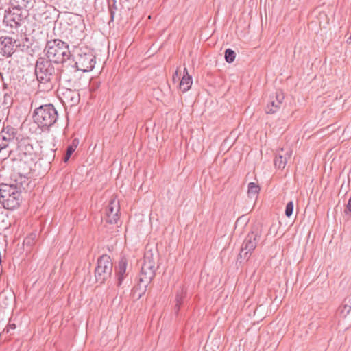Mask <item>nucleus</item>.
Wrapping results in <instances>:
<instances>
[{
	"label": "nucleus",
	"instance_id": "31",
	"mask_svg": "<svg viewBox=\"0 0 351 351\" xmlns=\"http://www.w3.org/2000/svg\"><path fill=\"white\" fill-rule=\"evenodd\" d=\"M74 152L75 150H73V146H67L66 153L62 158L63 162L65 163L67 162Z\"/></svg>",
	"mask_w": 351,
	"mask_h": 351
},
{
	"label": "nucleus",
	"instance_id": "15",
	"mask_svg": "<svg viewBox=\"0 0 351 351\" xmlns=\"http://www.w3.org/2000/svg\"><path fill=\"white\" fill-rule=\"evenodd\" d=\"M128 266V258L125 254L121 253L117 264L114 267L115 276L117 278V286L120 287L128 273L126 271Z\"/></svg>",
	"mask_w": 351,
	"mask_h": 351
},
{
	"label": "nucleus",
	"instance_id": "33",
	"mask_svg": "<svg viewBox=\"0 0 351 351\" xmlns=\"http://www.w3.org/2000/svg\"><path fill=\"white\" fill-rule=\"evenodd\" d=\"M16 48H19V50L20 51L24 52V51H27L29 50V49L30 48V47H29V44H26L25 42H23L22 44L16 43Z\"/></svg>",
	"mask_w": 351,
	"mask_h": 351
},
{
	"label": "nucleus",
	"instance_id": "11",
	"mask_svg": "<svg viewBox=\"0 0 351 351\" xmlns=\"http://www.w3.org/2000/svg\"><path fill=\"white\" fill-rule=\"evenodd\" d=\"M20 8L11 7L5 11L3 23L5 26L18 29L26 18Z\"/></svg>",
	"mask_w": 351,
	"mask_h": 351
},
{
	"label": "nucleus",
	"instance_id": "5",
	"mask_svg": "<svg viewBox=\"0 0 351 351\" xmlns=\"http://www.w3.org/2000/svg\"><path fill=\"white\" fill-rule=\"evenodd\" d=\"M20 189L10 184H0V203L5 209L12 210L20 206L23 199Z\"/></svg>",
	"mask_w": 351,
	"mask_h": 351
},
{
	"label": "nucleus",
	"instance_id": "41",
	"mask_svg": "<svg viewBox=\"0 0 351 351\" xmlns=\"http://www.w3.org/2000/svg\"><path fill=\"white\" fill-rule=\"evenodd\" d=\"M183 75H189V73H188V70L186 68H184V71H183Z\"/></svg>",
	"mask_w": 351,
	"mask_h": 351
},
{
	"label": "nucleus",
	"instance_id": "14",
	"mask_svg": "<svg viewBox=\"0 0 351 351\" xmlns=\"http://www.w3.org/2000/svg\"><path fill=\"white\" fill-rule=\"evenodd\" d=\"M64 21L67 25L71 27L70 30L74 29L82 34L85 28L84 18L82 15L73 12H66L64 14Z\"/></svg>",
	"mask_w": 351,
	"mask_h": 351
},
{
	"label": "nucleus",
	"instance_id": "25",
	"mask_svg": "<svg viewBox=\"0 0 351 351\" xmlns=\"http://www.w3.org/2000/svg\"><path fill=\"white\" fill-rule=\"evenodd\" d=\"M184 298V294L182 291L180 293H177L176 296V304L174 306V312L176 315H178L180 307H181L182 304H183Z\"/></svg>",
	"mask_w": 351,
	"mask_h": 351
},
{
	"label": "nucleus",
	"instance_id": "2",
	"mask_svg": "<svg viewBox=\"0 0 351 351\" xmlns=\"http://www.w3.org/2000/svg\"><path fill=\"white\" fill-rule=\"evenodd\" d=\"M32 117L43 132H49L58 121V112L52 104H46L36 108Z\"/></svg>",
	"mask_w": 351,
	"mask_h": 351
},
{
	"label": "nucleus",
	"instance_id": "20",
	"mask_svg": "<svg viewBox=\"0 0 351 351\" xmlns=\"http://www.w3.org/2000/svg\"><path fill=\"white\" fill-rule=\"evenodd\" d=\"M27 176L28 175H18V178L10 184H12V186H16L18 188L20 186V191L22 193L23 191H26V187L29 184V178H27Z\"/></svg>",
	"mask_w": 351,
	"mask_h": 351
},
{
	"label": "nucleus",
	"instance_id": "40",
	"mask_svg": "<svg viewBox=\"0 0 351 351\" xmlns=\"http://www.w3.org/2000/svg\"><path fill=\"white\" fill-rule=\"evenodd\" d=\"M98 86L99 84H97L94 86V83H93L90 88L91 91H95L98 88Z\"/></svg>",
	"mask_w": 351,
	"mask_h": 351
},
{
	"label": "nucleus",
	"instance_id": "23",
	"mask_svg": "<svg viewBox=\"0 0 351 351\" xmlns=\"http://www.w3.org/2000/svg\"><path fill=\"white\" fill-rule=\"evenodd\" d=\"M346 302V299L337 310V315L340 316L341 318H346L351 312V306Z\"/></svg>",
	"mask_w": 351,
	"mask_h": 351
},
{
	"label": "nucleus",
	"instance_id": "28",
	"mask_svg": "<svg viewBox=\"0 0 351 351\" xmlns=\"http://www.w3.org/2000/svg\"><path fill=\"white\" fill-rule=\"evenodd\" d=\"M12 101L11 94L4 93L1 95L2 106H3L4 108H9L12 104Z\"/></svg>",
	"mask_w": 351,
	"mask_h": 351
},
{
	"label": "nucleus",
	"instance_id": "13",
	"mask_svg": "<svg viewBox=\"0 0 351 351\" xmlns=\"http://www.w3.org/2000/svg\"><path fill=\"white\" fill-rule=\"evenodd\" d=\"M17 40L8 36L0 37V53L7 58L11 57L16 52Z\"/></svg>",
	"mask_w": 351,
	"mask_h": 351
},
{
	"label": "nucleus",
	"instance_id": "34",
	"mask_svg": "<svg viewBox=\"0 0 351 351\" xmlns=\"http://www.w3.org/2000/svg\"><path fill=\"white\" fill-rule=\"evenodd\" d=\"M62 75H63V77L65 80V81L68 82H71L73 80V77L70 75L66 73L65 71L61 69V76Z\"/></svg>",
	"mask_w": 351,
	"mask_h": 351
},
{
	"label": "nucleus",
	"instance_id": "1",
	"mask_svg": "<svg viewBox=\"0 0 351 351\" xmlns=\"http://www.w3.org/2000/svg\"><path fill=\"white\" fill-rule=\"evenodd\" d=\"M59 64L51 59L38 57L35 63L34 74L38 82V88L43 92H49L61 79V69Z\"/></svg>",
	"mask_w": 351,
	"mask_h": 351
},
{
	"label": "nucleus",
	"instance_id": "3",
	"mask_svg": "<svg viewBox=\"0 0 351 351\" xmlns=\"http://www.w3.org/2000/svg\"><path fill=\"white\" fill-rule=\"evenodd\" d=\"M158 268L155 267V261L153 258V254L149 251L145 252L143 258V263L141 266L139 281L143 284V289L137 294L140 285L134 287L132 289L133 295H136V298L140 299L145 294L148 285L152 282L156 275V271Z\"/></svg>",
	"mask_w": 351,
	"mask_h": 351
},
{
	"label": "nucleus",
	"instance_id": "4",
	"mask_svg": "<svg viewBox=\"0 0 351 351\" xmlns=\"http://www.w3.org/2000/svg\"><path fill=\"white\" fill-rule=\"evenodd\" d=\"M45 51L46 58L57 64L64 63L71 56L67 43L57 38L47 41Z\"/></svg>",
	"mask_w": 351,
	"mask_h": 351
},
{
	"label": "nucleus",
	"instance_id": "18",
	"mask_svg": "<svg viewBox=\"0 0 351 351\" xmlns=\"http://www.w3.org/2000/svg\"><path fill=\"white\" fill-rule=\"evenodd\" d=\"M291 156V152H286L284 154L280 152L278 153L274 160L275 167L279 169H284L287 162V159L290 158Z\"/></svg>",
	"mask_w": 351,
	"mask_h": 351
},
{
	"label": "nucleus",
	"instance_id": "10",
	"mask_svg": "<svg viewBox=\"0 0 351 351\" xmlns=\"http://www.w3.org/2000/svg\"><path fill=\"white\" fill-rule=\"evenodd\" d=\"M95 64L96 57L92 51H82L77 54L75 64L73 67L76 68L74 72L80 71L85 73L92 71Z\"/></svg>",
	"mask_w": 351,
	"mask_h": 351
},
{
	"label": "nucleus",
	"instance_id": "16",
	"mask_svg": "<svg viewBox=\"0 0 351 351\" xmlns=\"http://www.w3.org/2000/svg\"><path fill=\"white\" fill-rule=\"evenodd\" d=\"M119 204L115 199H112L106 208V221L110 224H116L119 219Z\"/></svg>",
	"mask_w": 351,
	"mask_h": 351
},
{
	"label": "nucleus",
	"instance_id": "7",
	"mask_svg": "<svg viewBox=\"0 0 351 351\" xmlns=\"http://www.w3.org/2000/svg\"><path fill=\"white\" fill-rule=\"evenodd\" d=\"M261 237V230L258 227H252L243 242L237 261H239L240 258H243L246 261L249 260L252 253L256 249Z\"/></svg>",
	"mask_w": 351,
	"mask_h": 351
},
{
	"label": "nucleus",
	"instance_id": "21",
	"mask_svg": "<svg viewBox=\"0 0 351 351\" xmlns=\"http://www.w3.org/2000/svg\"><path fill=\"white\" fill-rule=\"evenodd\" d=\"M36 0H10L9 3L11 7L20 8L25 9L28 7H32V2Z\"/></svg>",
	"mask_w": 351,
	"mask_h": 351
},
{
	"label": "nucleus",
	"instance_id": "17",
	"mask_svg": "<svg viewBox=\"0 0 351 351\" xmlns=\"http://www.w3.org/2000/svg\"><path fill=\"white\" fill-rule=\"evenodd\" d=\"M80 99V93L76 90L65 88L62 93V101L71 107L77 105L79 103Z\"/></svg>",
	"mask_w": 351,
	"mask_h": 351
},
{
	"label": "nucleus",
	"instance_id": "19",
	"mask_svg": "<svg viewBox=\"0 0 351 351\" xmlns=\"http://www.w3.org/2000/svg\"><path fill=\"white\" fill-rule=\"evenodd\" d=\"M17 134V130L10 125L3 126L0 136L3 137V140L10 141L14 140Z\"/></svg>",
	"mask_w": 351,
	"mask_h": 351
},
{
	"label": "nucleus",
	"instance_id": "29",
	"mask_svg": "<svg viewBox=\"0 0 351 351\" xmlns=\"http://www.w3.org/2000/svg\"><path fill=\"white\" fill-rule=\"evenodd\" d=\"M36 234H30L26 237L23 241V245L32 247L35 243Z\"/></svg>",
	"mask_w": 351,
	"mask_h": 351
},
{
	"label": "nucleus",
	"instance_id": "36",
	"mask_svg": "<svg viewBox=\"0 0 351 351\" xmlns=\"http://www.w3.org/2000/svg\"><path fill=\"white\" fill-rule=\"evenodd\" d=\"M344 213L346 214H348L349 213H351V197L349 198V199L348 201L346 208L344 210Z\"/></svg>",
	"mask_w": 351,
	"mask_h": 351
},
{
	"label": "nucleus",
	"instance_id": "32",
	"mask_svg": "<svg viewBox=\"0 0 351 351\" xmlns=\"http://www.w3.org/2000/svg\"><path fill=\"white\" fill-rule=\"evenodd\" d=\"M16 328V324L14 323H11V321L10 320L7 326L3 329V333L13 335V330H14Z\"/></svg>",
	"mask_w": 351,
	"mask_h": 351
},
{
	"label": "nucleus",
	"instance_id": "24",
	"mask_svg": "<svg viewBox=\"0 0 351 351\" xmlns=\"http://www.w3.org/2000/svg\"><path fill=\"white\" fill-rule=\"evenodd\" d=\"M259 185L255 182H250L247 187V195L250 198L256 197L260 192Z\"/></svg>",
	"mask_w": 351,
	"mask_h": 351
},
{
	"label": "nucleus",
	"instance_id": "38",
	"mask_svg": "<svg viewBox=\"0 0 351 351\" xmlns=\"http://www.w3.org/2000/svg\"><path fill=\"white\" fill-rule=\"evenodd\" d=\"M25 42L26 44H29V47L32 45V43L30 42V39L27 36H25L23 39H22V43Z\"/></svg>",
	"mask_w": 351,
	"mask_h": 351
},
{
	"label": "nucleus",
	"instance_id": "30",
	"mask_svg": "<svg viewBox=\"0 0 351 351\" xmlns=\"http://www.w3.org/2000/svg\"><path fill=\"white\" fill-rule=\"evenodd\" d=\"M293 208H294L293 202L292 200H291L287 204L286 207H285V214L287 217L289 218L292 215L293 212Z\"/></svg>",
	"mask_w": 351,
	"mask_h": 351
},
{
	"label": "nucleus",
	"instance_id": "12",
	"mask_svg": "<svg viewBox=\"0 0 351 351\" xmlns=\"http://www.w3.org/2000/svg\"><path fill=\"white\" fill-rule=\"evenodd\" d=\"M285 99V95L281 90H277L274 94L269 95L268 102L265 108V113L273 114L280 108Z\"/></svg>",
	"mask_w": 351,
	"mask_h": 351
},
{
	"label": "nucleus",
	"instance_id": "6",
	"mask_svg": "<svg viewBox=\"0 0 351 351\" xmlns=\"http://www.w3.org/2000/svg\"><path fill=\"white\" fill-rule=\"evenodd\" d=\"M112 271L113 263L110 256L106 254L100 256L94 271L96 282L99 285L108 282L111 280Z\"/></svg>",
	"mask_w": 351,
	"mask_h": 351
},
{
	"label": "nucleus",
	"instance_id": "22",
	"mask_svg": "<svg viewBox=\"0 0 351 351\" xmlns=\"http://www.w3.org/2000/svg\"><path fill=\"white\" fill-rule=\"evenodd\" d=\"M193 83L192 77L190 75H183L180 82V88L183 93L188 91Z\"/></svg>",
	"mask_w": 351,
	"mask_h": 351
},
{
	"label": "nucleus",
	"instance_id": "9",
	"mask_svg": "<svg viewBox=\"0 0 351 351\" xmlns=\"http://www.w3.org/2000/svg\"><path fill=\"white\" fill-rule=\"evenodd\" d=\"M16 147L9 152V155L31 159L37 158V154L34 149L31 140L29 138H16Z\"/></svg>",
	"mask_w": 351,
	"mask_h": 351
},
{
	"label": "nucleus",
	"instance_id": "27",
	"mask_svg": "<svg viewBox=\"0 0 351 351\" xmlns=\"http://www.w3.org/2000/svg\"><path fill=\"white\" fill-rule=\"evenodd\" d=\"M108 10L110 16V21H113L114 19L115 12L117 10L116 0H108Z\"/></svg>",
	"mask_w": 351,
	"mask_h": 351
},
{
	"label": "nucleus",
	"instance_id": "8",
	"mask_svg": "<svg viewBox=\"0 0 351 351\" xmlns=\"http://www.w3.org/2000/svg\"><path fill=\"white\" fill-rule=\"evenodd\" d=\"M36 160L35 159L8 155L6 164L17 175H29L32 170V167L36 164Z\"/></svg>",
	"mask_w": 351,
	"mask_h": 351
},
{
	"label": "nucleus",
	"instance_id": "26",
	"mask_svg": "<svg viewBox=\"0 0 351 351\" xmlns=\"http://www.w3.org/2000/svg\"><path fill=\"white\" fill-rule=\"evenodd\" d=\"M236 58V53L231 49H226L224 52V58L226 62L232 63Z\"/></svg>",
	"mask_w": 351,
	"mask_h": 351
},
{
	"label": "nucleus",
	"instance_id": "39",
	"mask_svg": "<svg viewBox=\"0 0 351 351\" xmlns=\"http://www.w3.org/2000/svg\"><path fill=\"white\" fill-rule=\"evenodd\" d=\"M176 78H178V80H180V77H178V71H176V73L173 74V80L175 82Z\"/></svg>",
	"mask_w": 351,
	"mask_h": 351
},
{
	"label": "nucleus",
	"instance_id": "37",
	"mask_svg": "<svg viewBox=\"0 0 351 351\" xmlns=\"http://www.w3.org/2000/svg\"><path fill=\"white\" fill-rule=\"evenodd\" d=\"M77 145H78V140L75 138L74 140H73L72 143L70 145H69L68 146H73V150H75Z\"/></svg>",
	"mask_w": 351,
	"mask_h": 351
},
{
	"label": "nucleus",
	"instance_id": "35",
	"mask_svg": "<svg viewBox=\"0 0 351 351\" xmlns=\"http://www.w3.org/2000/svg\"><path fill=\"white\" fill-rule=\"evenodd\" d=\"M8 146V141L3 140V137L0 136V152L5 149Z\"/></svg>",
	"mask_w": 351,
	"mask_h": 351
}]
</instances>
